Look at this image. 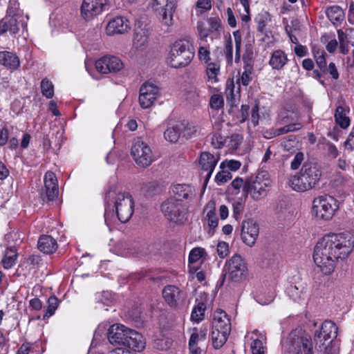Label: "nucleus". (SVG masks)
Masks as SVG:
<instances>
[{
    "instance_id": "obj_1",
    "label": "nucleus",
    "mask_w": 354,
    "mask_h": 354,
    "mask_svg": "<svg viewBox=\"0 0 354 354\" xmlns=\"http://www.w3.org/2000/svg\"><path fill=\"white\" fill-rule=\"evenodd\" d=\"M354 237L348 232L325 235L316 244L313 259L324 274H331L339 259L347 258L353 252Z\"/></svg>"
},
{
    "instance_id": "obj_2",
    "label": "nucleus",
    "mask_w": 354,
    "mask_h": 354,
    "mask_svg": "<svg viewBox=\"0 0 354 354\" xmlns=\"http://www.w3.org/2000/svg\"><path fill=\"white\" fill-rule=\"evenodd\" d=\"M105 203L104 220L107 225L110 216L114 213L122 223L129 221L133 214L134 201L132 196L129 192L119 191L115 183L110 185L106 192Z\"/></svg>"
},
{
    "instance_id": "obj_3",
    "label": "nucleus",
    "mask_w": 354,
    "mask_h": 354,
    "mask_svg": "<svg viewBox=\"0 0 354 354\" xmlns=\"http://www.w3.org/2000/svg\"><path fill=\"white\" fill-rule=\"evenodd\" d=\"M322 175L321 166L316 162H306L299 172L290 180L291 187L297 192H305L315 187Z\"/></svg>"
},
{
    "instance_id": "obj_4",
    "label": "nucleus",
    "mask_w": 354,
    "mask_h": 354,
    "mask_svg": "<svg viewBox=\"0 0 354 354\" xmlns=\"http://www.w3.org/2000/svg\"><path fill=\"white\" fill-rule=\"evenodd\" d=\"M230 331V319L225 311L217 309L214 313L211 333L212 345L216 349L221 348L225 344Z\"/></svg>"
},
{
    "instance_id": "obj_5",
    "label": "nucleus",
    "mask_w": 354,
    "mask_h": 354,
    "mask_svg": "<svg viewBox=\"0 0 354 354\" xmlns=\"http://www.w3.org/2000/svg\"><path fill=\"white\" fill-rule=\"evenodd\" d=\"M194 53V48L189 40H178L171 47L169 63L174 68L185 67L191 62Z\"/></svg>"
},
{
    "instance_id": "obj_6",
    "label": "nucleus",
    "mask_w": 354,
    "mask_h": 354,
    "mask_svg": "<svg viewBox=\"0 0 354 354\" xmlns=\"http://www.w3.org/2000/svg\"><path fill=\"white\" fill-rule=\"evenodd\" d=\"M272 181L268 174L262 171L254 177H250L244 183L243 192L247 196H250L255 201H259L267 196L271 187Z\"/></svg>"
},
{
    "instance_id": "obj_7",
    "label": "nucleus",
    "mask_w": 354,
    "mask_h": 354,
    "mask_svg": "<svg viewBox=\"0 0 354 354\" xmlns=\"http://www.w3.org/2000/svg\"><path fill=\"white\" fill-rule=\"evenodd\" d=\"M224 270L225 273L222 274V283H223L225 279L231 282L240 283L247 277V263L245 259L239 254H236L227 260Z\"/></svg>"
},
{
    "instance_id": "obj_8",
    "label": "nucleus",
    "mask_w": 354,
    "mask_h": 354,
    "mask_svg": "<svg viewBox=\"0 0 354 354\" xmlns=\"http://www.w3.org/2000/svg\"><path fill=\"white\" fill-rule=\"evenodd\" d=\"M161 211L170 221L183 224L187 220L188 206L186 203L167 198L161 205Z\"/></svg>"
},
{
    "instance_id": "obj_9",
    "label": "nucleus",
    "mask_w": 354,
    "mask_h": 354,
    "mask_svg": "<svg viewBox=\"0 0 354 354\" xmlns=\"http://www.w3.org/2000/svg\"><path fill=\"white\" fill-rule=\"evenodd\" d=\"M131 156L136 165L143 168L147 167L156 160L150 146L140 138L133 140Z\"/></svg>"
},
{
    "instance_id": "obj_10",
    "label": "nucleus",
    "mask_w": 354,
    "mask_h": 354,
    "mask_svg": "<svg viewBox=\"0 0 354 354\" xmlns=\"http://www.w3.org/2000/svg\"><path fill=\"white\" fill-rule=\"evenodd\" d=\"M337 208L336 199L329 195L319 196L313 201V213L319 219H330Z\"/></svg>"
},
{
    "instance_id": "obj_11",
    "label": "nucleus",
    "mask_w": 354,
    "mask_h": 354,
    "mask_svg": "<svg viewBox=\"0 0 354 354\" xmlns=\"http://www.w3.org/2000/svg\"><path fill=\"white\" fill-rule=\"evenodd\" d=\"M152 8L162 24L169 26L172 24L173 14L177 0H152Z\"/></svg>"
},
{
    "instance_id": "obj_12",
    "label": "nucleus",
    "mask_w": 354,
    "mask_h": 354,
    "mask_svg": "<svg viewBox=\"0 0 354 354\" xmlns=\"http://www.w3.org/2000/svg\"><path fill=\"white\" fill-rule=\"evenodd\" d=\"M337 326L332 321L324 322L320 330L315 333V348L322 351V348L326 345V342L328 341V344H330L337 337Z\"/></svg>"
},
{
    "instance_id": "obj_13",
    "label": "nucleus",
    "mask_w": 354,
    "mask_h": 354,
    "mask_svg": "<svg viewBox=\"0 0 354 354\" xmlns=\"http://www.w3.org/2000/svg\"><path fill=\"white\" fill-rule=\"evenodd\" d=\"M159 96L160 88L153 82H146L140 88V105L143 109L149 108Z\"/></svg>"
},
{
    "instance_id": "obj_14",
    "label": "nucleus",
    "mask_w": 354,
    "mask_h": 354,
    "mask_svg": "<svg viewBox=\"0 0 354 354\" xmlns=\"http://www.w3.org/2000/svg\"><path fill=\"white\" fill-rule=\"evenodd\" d=\"M44 187L40 192L44 201H53L58 196L59 188L55 174L52 171L46 173L44 178Z\"/></svg>"
},
{
    "instance_id": "obj_15",
    "label": "nucleus",
    "mask_w": 354,
    "mask_h": 354,
    "mask_svg": "<svg viewBox=\"0 0 354 354\" xmlns=\"http://www.w3.org/2000/svg\"><path fill=\"white\" fill-rule=\"evenodd\" d=\"M108 0H84L81 6V15L89 20L106 9Z\"/></svg>"
},
{
    "instance_id": "obj_16",
    "label": "nucleus",
    "mask_w": 354,
    "mask_h": 354,
    "mask_svg": "<svg viewBox=\"0 0 354 354\" xmlns=\"http://www.w3.org/2000/svg\"><path fill=\"white\" fill-rule=\"evenodd\" d=\"M95 68L103 74L116 73L123 68V63L117 57L104 56L95 62Z\"/></svg>"
},
{
    "instance_id": "obj_17",
    "label": "nucleus",
    "mask_w": 354,
    "mask_h": 354,
    "mask_svg": "<svg viewBox=\"0 0 354 354\" xmlns=\"http://www.w3.org/2000/svg\"><path fill=\"white\" fill-rule=\"evenodd\" d=\"M130 328L124 325L115 324L111 326L107 332L109 342L115 346H125Z\"/></svg>"
},
{
    "instance_id": "obj_18",
    "label": "nucleus",
    "mask_w": 354,
    "mask_h": 354,
    "mask_svg": "<svg viewBox=\"0 0 354 354\" xmlns=\"http://www.w3.org/2000/svg\"><path fill=\"white\" fill-rule=\"evenodd\" d=\"M258 223L252 219L244 221L241 225V239L243 243L250 247L254 245L259 236Z\"/></svg>"
},
{
    "instance_id": "obj_19",
    "label": "nucleus",
    "mask_w": 354,
    "mask_h": 354,
    "mask_svg": "<svg viewBox=\"0 0 354 354\" xmlns=\"http://www.w3.org/2000/svg\"><path fill=\"white\" fill-rule=\"evenodd\" d=\"M171 196L180 202L191 201L195 197V189L189 184H175L170 187Z\"/></svg>"
},
{
    "instance_id": "obj_20",
    "label": "nucleus",
    "mask_w": 354,
    "mask_h": 354,
    "mask_svg": "<svg viewBox=\"0 0 354 354\" xmlns=\"http://www.w3.org/2000/svg\"><path fill=\"white\" fill-rule=\"evenodd\" d=\"M289 350L293 354H313L310 336L305 335L292 339Z\"/></svg>"
},
{
    "instance_id": "obj_21",
    "label": "nucleus",
    "mask_w": 354,
    "mask_h": 354,
    "mask_svg": "<svg viewBox=\"0 0 354 354\" xmlns=\"http://www.w3.org/2000/svg\"><path fill=\"white\" fill-rule=\"evenodd\" d=\"M162 297L165 302L172 308H176L185 299V294L177 286L167 285L162 290Z\"/></svg>"
},
{
    "instance_id": "obj_22",
    "label": "nucleus",
    "mask_w": 354,
    "mask_h": 354,
    "mask_svg": "<svg viewBox=\"0 0 354 354\" xmlns=\"http://www.w3.org/2000/svg\"><path fill=\"white\" fill-rule=\"evenodd\" d=\"M130 30L129 21L122 17H117L111 20L106 28L108 35L124 34Z\"/></svg>"
},
{
    "instance_id": "obj_23",
    "label": "nucleus",
    "mask_w": 354,
    "mask_h": 354,
    "mask_svg": "<svg viewBox=\"0 0 354 354\" xmlns=\"http://www.w3.org/2000/svg\"><path fill=\"white\" fill-rule=\"evenodd\" d=\"M127 339L125 347L138 352L142 351L145 348V338L142 334L135 330L130 328Z\"/></svg>"
},
{
    "instance_id": "obj_24",
    "label": "nucleus",
    "mask_w": 354,
    "mask_h": 354,
    "mask_svg": "<svg viewBox=\"0 0 354 354\" xmlns=\"http://www.w3.org/2000/svg\"><path fill=\"white\" fill-rule=\"evenodd\" d=\"M218 160V158L215 157L209 152H201L199 165L203 170L208 171L207 174V179L210 178Z\"/></svg>"
},
{
    "instance_id": "obj_25",
    "label": "nucleus",
    "mask_w": 354,
    "mask_h": 354,
    "mask_svg": "<svg viewBox=\"0 0 354 354\" xmlns=\"http://www.w3.org/2000/svg\"><path fill=\"white\" fill-rule=\"evenodd\" d=\"M0 64L8 70L15 71L20 66V60L18 56L12 52L1 51Z\"/></svg>"
},
{
    "instance_id": "obj_26",
    "label": "nucleus",
    "mask_w": 354,
    "mask_h": 354,
    "mask_svg": "<svg viewBox=\"0 0 354 354\" xmlns=\"http://www.w3.org/2000/svg\"><path fill=\"white\" fill-rule=\"evenodd\" d=\"M38 249L44 254H53L57 249V243L49 235H42L38 241Z\"/></svg>"
},
{
    "instance_id": "obj_27",
    "label": "nucleus",
    "mask_w": 354,
    "mask_h": 354,
    "mask_svg": "<svg viewBox=\"0 0 354 354\" xmlns=\"http://www.w3.org/2000/svg\"><path fill=\"white\" fill-rule=\"evenodd\" d=\"M288 59L284 51L281 50H274L270 56L269 65L274 70H281L287 64Z\"/></svg>"
},
{
    "instance_id": "obj_28",
    "label": "nucleus",
    "mask_w": 354,
    "mask_h": 354,
    "mask_svg": "<svg viewBox=\"0 0 354 354\" xmlns=\"http://www.w3.org/2000/svg\"><path fill=\"white\" fill-rule=\"evenodd\" d=\"M19 30L17 19L15 16H6L0 20V35H3L7 31L15 34Z\"/></svg>"
},
{
    "instance_id": "obj_29",
    "label": "nucleus",
    "mask_w": 354,
    "mask_h": 354,
    "mask_svg": "<svg viewBox=\"0 0 354 354\" xmlns=\"http://www.w3.org/2000/svg\"><path fill=\"white\" fill-rule=\"evenodd\" d=\"M286 291L288 296L295 301L304 299L306 296L305 286L302 284L299 286L290 284Z\"/></svg>"
},
{
    "instance_id": "obj_30",
    "label": "nucleus",
    "mask_w": 354,
    "mask_h": 354,
    "mask_svg": "<svg viewBox=\"0 0 354 354\" xmlns=\"http://www.w3.org/2000/svg\"><path fill=\"white\" fill-rule=\"evenodd\" d=\"M346 109L342 106H337L335 110V121L342 129H346L350 124V119L346 116Z\"/></svg>"
},
{
    "instance_id": "obj_31",
    "label": "nucleus",
    "mask_w": 354,
    "mask_h": 354,
    "mask_svg": "<svg viewBox=\"0 0 354 354\" xmlns=\"http://www.w3.org/2000/svg\"><path fill=\"white\" fill-rule=\"evenodd\" d=\"M147 31L145 29H136L133 39V46L136 48H142L147 42Z\"/></svg>"
},
{
    "instance_id": "obj_32",
    "label": "nucleus",
    "mask_w": 354,
    "mask_h": 354,
    "mask_svg": "<svg viewBox=\"0 0 354 354\" xmlns=\"http://www.w3.org/2000/svg\"><path fill=\"white\" fill-rule=\"evenodd\" d=\"M180 136V127H179V123L176 124L174 127H169L164 132V138L165 139L172 143H176L178 142Z\"/></svg>"
},
{
    "instance_id": "obj_33",
    "label": "nucleus",
    "mask_w": 354,
    "mask_h": 354,
    "mask_svg": "<svg viewBox=\"0 0 354 354\" xmlns=\"http://www.w3.org/2000/svg\"><path fill=\"white\" fill-rule=\"evenodd\" d=\"M179 127H180V134L183 135V137H185L187 139L196 136L198 129L197 126L190 122H180Z\"/></svg>"
},
{
    "instance_id": "obj_34",
    "label": "nucleus",
    "mask_w": 354,
    "mask_h": 354,
    "mask_svg": "<svg viewBox=\"0 0 354 354\" xmlns=\"http://www.w3.org/2000/svg\"><path fill=\"white\" fill-rule=\"evenodd\" d=\"M254 70V65H244L243 72L240 78L237 80L238 84H242L243 86H248L252 80V74Z\"/></svg>"
},
{
    "instance_id": "obj_35",
    "label": "nucleus",
    "mask_w": 354,
    "mask_h": 354,
    "mask_svg": "<svg viewBox=\"0 0 354 354\" xmlns=\"http://www.w3.org/2000/svg\"><path fill=\"white\" fill-rule=\"evenodd\" d=\"M205 220L207 221V225L209 227V231L208 234L210 236H212L214 233V230L218 226V220L216 216V211L215 209H210L207 212Z\"/></svg>"
},
{
    "instance_id": "obj_36",
    "label": "nucleus",
    "mask_w": 354,
    "mask_h": 354,
    "mask_svg": "<svg viewBox=\"0 0 354 354\" xmlns=\"http://www.w3.org/2000/svg\"><path fill=\"white\" fill-rule=\"evenodd\" d=\"M220 72V64L216 62H210L207 64L206 68V74L208 80L212 82H216L218 81L217 75Z\"/></svg>"
},
{
    "instance_id": "obj_37",
    "label": "nucleus",
    "mask_w": 354,
    "mask_h": 354,
    "mask_svg": "<svg viewBox=\"0 0 354 354\" xmlns=\"http://www.w3.org/2000/svg\"><path fill=\"white\" fill-rule=\"evenodd\" d=\"M206 309V305L203 301L198 302L197 305L193 308L191 319L192 320L199 322L204 318V313Z\"/></svg>"
},
{
    "instance_id": "obj_38",
    "label": "nucleus",
    "mask_w": 354,
    "mask_h": 354,
    "mask_svg": "<svg viewBox=\"0 0 354 354\" xmlns=\"http://www.w3.org/2000/svg\"><path fill=\"white\" fill-rule=\"evenodd\" d=\"M41 91L44 96L47 98H52L54 95V86L47 77L44 78L41 82Z\"/></svg>"
},
{
    "instance_id": "obj_39",
    "label": "nucleus",
    "mask_w": 354,
    "mask_h": 354,
    "mask_svg": "<svg viewBox=\"0 0 354 354\" xmlns=\"http://www.w3.org/2000/svg\"><path fill=\"white\" fill-rule=\"evenodd\" d=\"M326 15L328 19L335 24L343 17V11L339 6H332L327 9Z\"/></svg>"
},
{
    "instance_id": "obj_40",
    "label": "nucleus",
    "mask_w": 354,
    "mask_h": 354,
    "mask_svg": "<svg viewBox=\"0 0 354 354\" xmlns=\"http://www.w3.org/2000/svg\"><path fill=\"white\" fill-rule=\"evenodd\" d=\"M58 304V299L55 296H50L47 301L46 313L44 315V319L52 316L57 308Z\"/></svg>"
},
{
    "instance_id": "obj_41",
    "label": "nucleus",
    "mask_w": 354,
    "mask_h": 354,
    "mask_svg": "<svg viewBox=\"0 0 354 354\" xmlns=\"http://www.w3.org/2000/svg\"><path fill=\"white\" fill-rule=\"evenodd\" d=\"M274 261V254L272 250H266L260 255V263L262 267L271 265Z\"/></svg>"
},
{
    "instance_id": "obj_42",
    "label": "nucleus",
    "mask_w": 354,
    "mask_h": 354,
    "mask_svg": "<svg viewBox=\"0 0 354 354\" xmlns=\"http://www.w3.org/2000/svg\"><path fill=\"white\" fill-rule=\"evenodd\" d=\"M254 59V48L251 44L245 45L244 53L242 57V59L244 62V65H254L253 61Z\"/></svg>"
},
{
    "instance_id": "obj_43",
    "label": "nucleus",
    "mask_w": 354,
    "mask_h": 354,
    "mask_svg": "<svg viewBox=\"0 0 354 354\" xmlns=\"http://www.w3.org/2000/svg\"><path fill=\"white\" fill-rule=\"evenodd\" d=\"M158 190V185L156 182H149L143 185L142 191L146 196L154 195Z\"/></svg>"
},
{
    "instance_id": "obj_44",
    "label": "nucleus",
    "mask_w": 354,
    "mask_h": 354,
    "mask_svg": "<svg viewBox=\"0 0 354 354\" xmlns=\"http://www.w3.org/2000/svg\"><path fill=\"white\" fill-rule=\"evenodd\" d=\"M210 106L216 110H218L224 105V100L221 95L218 94L213 95L209 100Z\"/></svg>"
},
{
    "instance_id": "obj_45",
    "label": "nucleus",
    "mask_w": 354,
    "mask_h": 354,
    "mask_svg": "<svg viewBox=\"0 0 354 354\" xmlns=\"http://www.w3.org/2000/svg\"><path fill=\"white\" fill-rule=\"evenodd\" d=\"M225 54L228 63H232L233 59V46L231 36L229 35L225 41Z\"/></svg>"
},
{
    "instance_id": "obj_46",
    "label": "nucleus",
    "mask_w": 354,
    "mask_h": 354,
    "mask_svg": "<svg viewBox=\"0 0 354 354\" xmlns=\"http://www.w3.org/2000/svg\"><path fill=\"white\" fill-rule=\"evenodd\" d=\"M221 169V171L216 174L215 180L218 183H225L232 178V175L230 171L225 170V168Z\"/></svg>"
},
{
    "instance_id": "obj_47",
    "label": "nucleus",
    "mask_w": 354,
    "mask_h": 354,
    "mask_svg": "<svg viewBox=\"0 0 354 354\" xmlns=\"http://www.w3.org/2000/svg\"><path fill=\"white\" fill-rule=\"evenodd\" d=\"M315 59L317 66L320 70L325 73L326 70V62L324 57V53L317 51L315 53Z\"/></svg>"
},
{
    "instance_id": "obj_48",
    "label": "nucleus",
    "mask_w": 354,
    "mask_h": 354,
    "mask_svg": "<svg viewBox=\"0 0 354 354\" xmlns=\"http://www.w3.org/2000/svg\"><path fill=\"white\" fill-rule=\"evenodd\" d=\"M241 164L238 160H225L221 163L220 167L221 168H228L231 171H236L238 170Z\"/></svg>"
},
{
    "instance_id": "obj_49",
    "label": "nucleus",
    "mask_w": 354,
    "mask_h": 354,
    "mask_svg": "<svg viewBox=\"0 0 354 354\" xmlns=\"http://www.w3.org/2000/svg\"><path fill=\"white\" fill-rule=\"evenodd\" d=\"M204 249L201 248H196L191 250L189 255V261L194 263L197 261L203 254Z\"/></svg>"
},
{
    "instance_id": "obj_50",
    "label": "nucleus",
    "mask_w": 354,
    "mask_h": 354,
    "mask_svg": "<svg viewBox=\"0 0 354 354\" xmlns=\"http://www.w3.org/2000/svg\"><path fill=\"white\" fill-rule=\"evenodd\" d=\"M217 253L221 258H225L229 253L228 243L225 241H220L217 244Z\"/></svg>"
},
{
    "instance_id": "obj_51",
    "label": "nucleus",
    "mask_w": 354,
    "mask_h": 354,
    "mask_svg": "<svg viewBox=\"0 0 354 354\" xmlns=\"http://www.w3.org/2000/svg\"><path fill=\"white\" fill-rule=\"evenodd\" d=\"M251 350L252 354H264L263 342L258 339L253 340L251 344Z\"/></svg>"
},
{
    "instance_id": "obj_52",
    "label": "nucleus",
    "mask_w": 354,
    "mask_h": 354,
    "mask_svg": "<svg viewBox=\"0 0 354 354\" xmlns=\"http://www.w3.org/2000/svg\"><path fill=\"white\" fill-rule=\"evenodd\" d=\"M346 35L342 30H338V38L339 41V49L342 54H347L348 53V47L347 44L344 41Z\"/></svg>"
},
{
    "instance_id": "obj_53",
    "label": "nucleus",
    "mask_w": 354,
    "mask_h": 354,
    "mask_svg": "<svg viewBox=\"0 0 354 354\" xmlns=\"http://www.w3.org/2000/svg\"><path fill=\"white\" fill-rule=\"evenodd\" d=\"M207 22L212 31H218L221 28V20L218 17H212L207 19Z\"/></svg>"
},
{
    "instance_id": "obj_54",
    "label": "nucleus",
    "mask_w": 354,
    "mask_h": 354,
    "mask_svg": "<svg viewBox=\"0 0 354 354\" xmlns=\"http://www.w3.org/2000/svg\"><path fill=\"white\" fill-rule=\"evenodd\" d=\"M304 153L302 152H297L292 161L290 164V167L292 169H297L299 168L302 161L304 160Z\"/></svg>"
},
{
    "instance_id": "obj_55",
    "label": "nucleus",
    "mask_w": 354,
    "mask_h": 354,
    "mask_svg": "<svg viewBox=\"0 0 354 354\" xmlns=\"http://www.w3.org/2000/svg\"><path fill=\"white\" fill-rule=\"evenodd\" d=\"M171 343L169 339H157L155 342L156 348L162 351L169 348Z\"/></svg>"
},
{
    "instance_id": "obj_56",
    "label": "nucleus",
    "mask_w": 354,
    "mask_h": 354,
    "mask_svg": "<svg viewBox=\"0 0 354 354\" xmlns=\"http://www.w3.org/2000/svg\"><path fill=\"white\" fill-rule=\"evenodd\" d=\"M259 106L258 104H255L252 109L251 120L254 126H257L259 124Z\"/></svg>"
},
{
    "instance_id": "obj_57",
    "label": "nucleus",
    "mask_w": 354,
    "mask_h": 354,
    "mask_svg": "<svg viewBox=\"0 0 354 354\" xmlns=\"http://www.w3.org/2000/svg\"><path fill=\"white\" fill-rule=\"evenodd\" d=\"M233 36L234 39L235 43V51L241 52V43H242V36L241 33L239 30H236L233 32Z\"/></svg>"
},
{
    "instance_id": "obj_58",
    "label": "nucleus",
    "mask_w": 354,
    "mask_h": 354,
    "mask_svg": "<svg viewBox=\"0 0 354 354\" xmlns=\"http://www.w3.org/2000/svg\"><path fill=\"white\" fill-rule=\"evenodd\" d=\"M243 209V203L241 201H236L233 203V214L236 219H238L239 216L241 214Z\"/></svg>"
},
{
    "instance_id": "obj_59",
    "label": "nucleus",
    "mask_w": 354,
    "mask_h": 354,
    "mask_svg": "<svg viewBox=\"0 0 354 354\" xmlns=\"http://www.w3.org/2000/svg\"><path fill=\"white\" fill-rule=\"evenodd\" d=\"M249 111H250L249 105H247V104H242L241 105V111H240V113H241L240 122L241 123L244 122L248 118Z\"/></svg>"
},
{
    "instance_id": "obj_60",
    "label": "nucleus",
    "mask_w": 354,
    "mask_h": 354,
    "mask_svg": "<svg viewBox=\"0 0 354 354\" xmlns=\"http://www.w3.org/2000/svg\"><path fill=\"white\" fill-rule=\"evenodd\" d=\"M32 346L29 343L23 344L19 348L17 354H33Z\"/></svg>"
},
{
    "instance_id": "obj_61",
    "label": "nucleus",
    "mask_w": 354,
    "mask_h": 354,
    "mask_svg": "<svg viewBox=\"0 0 354 354\" xmlns=\"http://www.w3.org/2000/svg\"><path fill=\"white\" fill-rule=\"evenodd\" d=\"M15 258H12L9 255L4 254V257L2 259V263L6 269H9L15 264Z\"/></svg>"
},
{
    "instance_id": "obj_62",
    "label": "nucleus",
    "mask_w": 354,
    "mask_h": 354,
    "mask_svg": "<svg viewBox=\"0 0 354 354\" xmlns=\"http://www.w3.org/2000/svg\"><path fill=\"white\" fill-rule=\"evenodd\" d=\"M198 57L201 60L207 62L209 59V52L205 47H200L198 50Z\"/></svg>"
},
{
    "instance_id": "obj_63",
    "label": "nucleus",
    "mask_w": 354,
    "mask_h": 354,
    "mask_svg": "<svg viewBox=\"0 0 354 354\" xmlns=\"http://www.w3.org/2000/svg\"><path fill=\"white\" fill-rule=\"evenodd\" d=\"M196 7L209 10L212 8V3L210 0H198L196 2Z\"/></svg>"
},
{
    "instance_id": "obj_64",
    "label": "nucleus",
    "mask_w": 354,
    "mask_h": 354,
    "mask_svg": "<svg viewBox=\"0 0 354 354\" xmlns=\"http://www.w3.org/2000/svg\"><path fill=\"white\" fill-rule=\"evenodd\" d=\"M345 147L349 150L354 149V132H352L348 136L346 142Z\"/></svg>"
}]
</instances>
